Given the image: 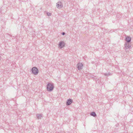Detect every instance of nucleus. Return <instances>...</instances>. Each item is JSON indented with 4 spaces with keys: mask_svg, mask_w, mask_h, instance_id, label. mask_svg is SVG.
Segmentation results:
<instances>
[{
    "mask_svg": "<svg viewBox=\"0 0 133 133\" xmlns=\"http://www.w3.org/2000/svg\"><path fill=\"white\" fill-rule=\"evenodd\" d=\"M77 68L78 69L80 70L82 69L83 67V65L82 63H79L77 64Z\"/></svg>",
    "mask_w": 133,
    "mask_h": 133,
    "instance_id": "nucleus-4",
    "label": "nucleus"
},
{
    "mask_svg": "<svg viewBox=\"0 0 133 133\" xmlns=\"http://www.w3.org/2000/svg\"><path fill=\"white\" fill-rule=\"evenodd\" d=\"M65 33L64 32H62L61 33V34L63 35H64L65 34Z\"/></svg>",
    "mask_w": 133,
    "mask_h": 133,
    "instance_id": "nucleus-13",
    "label": "nucleus"
},
{
    "mask_svg": "<svg viewBox=\"0 0 133 133\" xmlns=\"http://www.w3.org/2000/svg\"><path fill=\"white\" fill-rule=\"evenodd\" d=\"M91 63H92V64H94V62H91Z\"/></svg>",
    "mask_w": 133,
    "mask_h": 133,
    "instance_id": "nucleus-14",
    "label": "nucleus"
},
{
    "mask_svg": "<svg viewBox=\"0 0 133 133\" xmlns=\"http://www.w3.org/2000/svg\"><path fill=\"white\" fill-rule=\"evenodd\" d=\"M105 76H108L111 75V73L110 72H108V73H105L104 74Z\"/></svg>",
    "mask_w": 133,
    "mask_h": 133,
    "instance_id": "nucleus-11",
    "label": "nucleus"
},
{
    "mask_svg": "<svg viewBox=\"0 0 133 133\" xmlns=\"http://www.w3.org/2000/svg\"><path fill=\"white\" fill-rule=\"evenodd\" d=\"M131 38L130 36H128L126 38L125 40L127 43L130 42H131Z\"/></svg>",
    "mask_w": 133,
    "mask_h": 133,
    "instance_id": "nucleus-7",
    "label": "nucleus"
},
{
    "mask_svg": "<svg viewBox=\"0 0 133 133\" xmlns=\"http://www.w3.org/2000/svg\"><path fill=\"white\" fill-rule=\"evenodd\" d=\"M36 115L38 119H41L43 116L42 114H37Z\"/></svg>",
    "mask_w": 133,
    "mask_h": 133,
    "instance_id": "nucleus-9",
    "label": "nucleus"
},
{
    "mask_svg": "<svg viewBox=\"0 0 133 133\" xmlns=\"http://www.w3.org/2000/svg\"><path fill=\"white\" fill-rule=\"evenodd\" d=\"M94 77H95V76H93L92 77V78H94Z\"/></svg>",
    "mask_w": 133,
    "mask_h": 133,
    "instance_id": "nucleus-15",
    "label": "nucleus"
},
{
    "mask_svg": "<svg viewBox=\"0 0 133 133\" xmlns=\"http://www.w3.org/2000/svg\"><path fill=\"white\" fill-rule=\"evenodd\" d=\"M57 6L58 8H61L63 7L62 3L61 2H58L57 3Z\"/></svg>",
    "mask_w": 133,
    "mask_h": 133,
    "instance_id": "nucleus-5",
    "label": "nucleus"
},
{
    "mask_svg": "<svg viewBox=\"0 0 133 133\" xmlns=\"http://www.w3.org/2000/svg\"><path fill=\"white\" fill-rule=\"evenodd\" d=\"M54 88V87L53 84L48 83L46 87L47 90L49 91H52Z\"/></svg>",
    "mask_w": 133,
    "mask_h": 133,
    "instance_id": "nucleus-1",
    "label": "nucleus"
},
{
    "mask_svg": "<svg viewBox=\"0 0 133 133\" xmlns=\"http://www.w3.org/2000/svg\"><path fill=\"white\" fill-rule=\"evenodd\" d=\"M31 71L32 74L35 75H37L39 72L38 68L36 67H33L32 68Z\"/></svg>",
    "mask_w": 133,
    "mask_h": 133,
    "instance_id": "nucleus-2",
    "label": "nucleus"
},
{
    "mask_svg": "<svg viewBox=\"0 0 133 133\" xmlns=\"http://www.w3.org/2000/svg\"><path fill=\"white\" fill-rule=\"evenodd\" d=\"M47 15L48 16H50L51 15V14L49 12H47Z\"/></svg>",
    "mask_w": 133,
    "mask_h": 133,
    "instance_id": "nucleus-12",
    "label": "nucleus"
},
{
    "mask_svg": "<svg viewBox=\"0 0 133 133\" xmlns=\"http://www.w3.org/2000/svg\"><path fill=\"white\" fill-rule=\"evenodd\" d=\"M73 100L71 99H68L66 103V105H70L72 103Z\"/></svg>",
    "mask_w": 133,
    "mask_h": 133,
    "instance_id": "nucleus-6",
    "label": "nucleus"
},
{
    "mask_svg": "<svg viewBox=\"0 0 133 133\" xmlns=\"http://www.w3.org/2000/svg\"><path fill=\"white\" fill-rule=\"evenodd\" d=\"M65 43L64 42L61 41L58 44V46L60 48H61L65 46Z\"/></svg>",
    "mask_w": 133,
    "mask_h": 133,
    "instance_id": "nucleus-3",
    "label": "nucleus"
},
{
    "mask_svg": "<svg viewBox=\"0 0 133 133\" xmlns=\"http://www.w3.org/2000/svg\"><path fill=\"white\" fill-rule=\"evenodd\" d=\"M124 46H125V48L126 49L129 48L131 47L129 43L127 44V43H125L124 44Z\"/></svg>",
    "mask_w": 133,
    "mask_h": 133,
    "instance_id": "nucleus-8",
    "label": "nucleus"
},
{
    "mask_svg": "<svg viewBox=\"0 0 133 133\" xmlns=\"http://www.w3.org/2000/svg\"><path fill=\"white\" fill-rule=\"evenodd\" d=\"M90 115L91 116H93L94 117H95L97 116V115L95 112H91Z\"/></svg>",
    "mask_w": 133,
    "mask_h": 133,
    "instance_id": "nucleus-10",
    "label": "nucleus"
}]
</instances>
